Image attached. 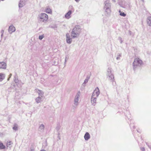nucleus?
<instances>
[{
    "label": "nucleus",
    "instance_id": "nucleus-35",
    "mask_svg": "<svg viewBox=\"0 0 151 151\" xmlns=\"http://www.w3.org/2000/svg\"><path fill=\"white\" fill-rule=\"evenodd\" d=\"M111 1L113 3H115L116 2V0H111Z\"/></svg>",
    "mask_w": 151,
    "mask_h": 151
},
{
    "label": "nucleus",
    "instance_id": "nucleus-2",
    "mask_svg": "<svg viewBox=\"0 0 151 151\" xmlns=\"http://www.w3.org/2000/svg\"><path fill=\"white\" fill-rule=\"evenodd\" d=\"M81 32V27L79 25H76L73 29L71 33V36L73 38L78 37Z\"/></svg>",
    "mask_w": 151,
    "mask_h": 151
},
{
    "label": "nucleus",
    "instance_id": "nucleus-38",
    "mask_svg": "<svg viewBox=\"0 0 151 151\" xmlns=\"http://www.w3.org/2000/svg\"><path fill=\"white\" fill-rule=\"evenodd\" d=\"M149 147L151 149V147H150L149 146Z\"/></svg>",
    "mask_w": 151,
    "mask_h": 151
},
{
    "label": "nucleus",
    "instance_id": "nucleus-7",
    "mask_svg": "<svg viewBox=\"0 0 151 151\" xmlns=\"http://www.w3.org/2000/svg\"><path fill=\"white\" fill-rule=\"evenodd\" d=\"M99 94V90L98 87H96L93 91L91 96L97 99Z\"/></svg>",
    "mask_w": 151,
    "mask_h": 151
},
{
    "label": "nucleus",
    "instance_id": "nucleus-11",
    "mask_svg": "<svg viewBox=\"0 0 151 151\" xmlns=\"http://www.w3.org/2000/svg\"><path fill=\"white\" fill-rule=\"evenodd\" d=\"M6 64L4 62H0V69H6Z\"/></svg>",
    "mask_w": 151,
    "mask_h": 151
},
{
    "label": "nucleus",
    "instance_id": "nucleus-33",
    "mask_svg": "<svg viewBox=\"0 0 151 151\" xmlns=\"http://www.w3.org/2000/svg\"><path fill=\"white\" fill-rule=\"evenodd\" d=\"M12 76V74L11 73L9 75V77L8 78V79H7L8 81H9V80L10 78V77H11Z\"/></svg>",
    "mask_w": 151,
    "mask_h": 151
},
{
    "label": "nucleus",
    "instance_id": "nucleus-12",
    "mask_svg": "<svg viewBox=\"0 0 151 151\" xmlns=\"http://www.w3.org/2000/svg\"><path fill=\"white\" fill-rule=\"evenodd\" d=\"M15 31V28L13 26L11 25L9 27L8 31L10 34H12L13 32H14Z\"/></svg>",
    "mask_w": 151,
    "mask_h": 151
},
{
    "label": "nucleus",
    "instance_id": "nucleus-14",
    "mask_svg": "<svg viewBox=\"0 0 151 151\" xmlns=\"http://www.w3.org/2000/svg\"><path fill=\"white\" fill-rule=\"evenodd\" d=\"M97 101V98L91 96V103L92 105L95 106Z\"/></svg>",
    "mask_w": 151,
    "mask_h": 151
},
{
    "label": "nucleus",
    "instance_id": "nucleus-36",
    "mask_svg": "<svg viewBox=\"0 0 151 151\" xmlns=\"http://www.w3.org/2000/svg\"><path fill=\"white\" fill-rule=\"evenodd\" d=\"M66 58H65V62H64V64H66Z\"/></svg>",
    "mask_w": 151,
    "mask_h": 151
},
{
    "label": "nucleus",
    "instance_id": "nucleus-20",
    "mask_svg": "<svg viewBox=\"0 0 151 151\" xmlns=\"http://www.w3.org/2000/svg\"><path fill=\"white\" fill-rule=\"evenodd\" d=\"M5 74L1 73H0V81H1L5 78Z\"/></svg>",
    "mask_w": 151,
    "mask_h": 151
},
{
    "label": "nucleus",
    "instance_id": "nucleus-16",
    "mask_svg": "<svg viewBox=\"0 0 151 151\" xmlns=\"http://www.w3.org/2000/svg\"><path fill=\"white\" fill-rule=\"evenodd\" d=\"M84 138L86 140H88L90 138V135L89 134L88 132H86L84 136Z\"/></svg>",
    "mask_w": 151,
    "mask_h": 151
},
{
    "label": "nucleus",
    "instance_id": "nucleus-10",
    "mask_svg": "<svg viewBox=\"0 0 151 151\" xmlns=\"http://www.w3.org/2000/svg\"><path fill=\"white\" fill-rule=\"evenodd\" d=\"M119 4L121 7L124 8H126L129 6V4L125 1L122 2L121 4L119 3Z\"/></svg>",
    "mask_w": 151,
    "mask_h": 151
},
{
    "label": "nucleus",
    "instance_id": "nucleus-26",
    "mask_svg": "<svg viewBox=\"0 0 151 151\" xmlns=\"http://www.w3.org/2000/svg\"><path fill=\"white\" fill-rule=\"evenodd\" d=\"M88 78H86L84 80V81L83 84V85L84 86H86V84L88 82Z\"/></svg>",
    "mask_w": 151,
    "mask_h": 151
},
{
    "label": "nucleus",
    "instance_id": "nucleus-21",
    "mask_svg": "<svg viewBox=\"0 0 151 151\" xmlns=\"http://www.w3.org/2000/svg\"><path fill=\"white\" fill-rule=\"evenodd\" d=\"M37 93L38 94L39 96H40L42 97H44L43 96V93L42 91L38 90L37 91Z\"/></svg>",
    "mask_w": 151,
    "mask_h": 151
},
{
    "label": "nucleus",
    "instance_id": "nucleus-6",
    "mask_svg": "<svg viewBox=\"0 0 151 151\" xmlns=\"http://www.w3.org/2000/svg\"><path fill=\"white\" fill-rule=\"evenodd\" d=\"M81 93L80 91L78 92L75 96L74 100V104L76 106H77L78 105V101L80 99Z\"/></svg>",
    "mask_w": 151,
    "mask_h": 151
},
{
    "label": "nucleus",
    "instance_id": "nucleus-19",
    "mask_svg": "<svg viewBox=\"0 0 151 151\" xmlns=\"http://www.w3.org/2000/svg\"><path fill=\"white\" fill-rule=\"evenodd\" d=\"M45 12L48 14H51L52 13V10L49 7H47L46 9Z\"/></svg>",
    "mask_w": 151,
    "mask_h": 151
},
{
    "label": "nucleus",
    "instance_id": "nucleus-30",
    "mask_svg": "<svg viewBox=\"0 0 151 151\" xmlns=\"http://www.w3.org/2000/svg\"><path fill=\"white\" fill-rule=\"evenodd\" d=\"M29 151H35V149L32 147H30L29 149Z\"/></svg>",
    "mask_w": 151,
    "mask_h": 151
},
{
    "label": "nucleus",
    "instance_id": "nucleus-27",
    "mask_svg": "<svg viewBox=\"0 0 151 151\" xmlns=\"http://www.w3.org/2000/svg\"><path fill=\"white\" fill-rule=\"evenodd\" d=\"M118 40L119 41L120 43L122 44V39L121 37L118 38Z\"/></svg>",
    "mask_w": 151,
    "mask_h": 151
},
{
    "label": "nucleus",
    "instance_id": "nucleus-24",
    "mask_svg": "<svg viewBox=\"0 0 151 151\" xmlns=\"http://www.w3.org/2000/svg\"><path fill=\"white\" fill-rule=\"evenodd\" d=\"M5 145H4L1 142H0V149H3L6 148Z\"/></svg>",
    "mask_w": 151,
    "mask_h": 151
},
{
    "label": "nucleus",
    "instance_id": "nucleus-8",
    "mask_svg": "<svg viewBox=\"0 0 151 151\" xmlns=\"http://www.w3.org/2000/svg\"><path fill=\"white\" fill-rule=\"evenodd\" d=\"M66 36L67 43L69 44L71 43L72 41V39L70 37L69 34L68 33H66Z\"/></svg>",
    "mask_w": 151,
    "mask_h": 151
},
{
    "label": "nucleus",
    "instance_id": "nucleus-5",
    "mask_svg": "<svg viewBox=\"0 0 151 151\" xmlns=\"http://www.w3.org/2000/svg\"><path fill=\"white\" fill-rule=\"evenodd\" d=\"M107 78L111 82H113L114 80V76L112 73L111 68L109 67L107 69L106 72Z\"/></svg>",
    "mask_w": 151,
    "mask_h": 151
},
{
    "label": "nucleus",
    "instance_id": "nucleus-3",
    "mask_svg": "<svg viewBox=\"0 0 151 151\" xmlns=\"http://www.w3.org/2000/svg\"><path fill=\"white\" fill-rule=\"evenodd\" d=\"M37 19L39 21L41 22L46 23L48 19V15L45 13H41L38 15Z\"/></svg>",
    "mask_w": 151,
    "mask_h": 151
},
{
    "label": "nucleus",
    "instance_id": "nucleus-28",
    "mask_svg": "<svg viewBox=\"0 0 151 151\" xmlns=\"http://www.w3.org/2000/svg\"><path fill=\"white\" fill-rule=\"evenodd\" d=\"M44 35H42L40 36H39V38L40 40H41L44 38Z\"/></svg>",
    "mask_w": 151,
    "mask_h": 151
},
{
    "label": "nucleus",
    "instance_id": "nucleus-25",
    "mask_svg": "<svg viewBox=\"0 0 151 151\" xmlns=\"http://www.w3.org/2000/svg\"><path fill=\"white\" fill-rule=\"evenodd\" d=\"M122 56V54L121 53H118L117 55L116 59L117 60H119L121 59V57Z\"/></svg>",
    "mask_w": 151,
    "mask_h": 151
},
{
    "label": "nucleus",
    "instance_id": "nucleus-4",
    "mask_svg": "<svg viewBox=\"0 0 151 151\" xmlns=\"http://www.w3.org/2000/svg\"><path fill=\"white\" fill-rule=\"evenodd\" d=\"M142 61L139 58L135 59L133 63V68L134 70L139 67L142 64Z\"/></svg>",
    "mask_w": 151,
    "mask_h": 151
},
{
    "label": "nucleus",
    "instance_id": "nucleus-39",
    "mask_svg": "<svg viewBox=\"0 0 151 151\" xmlns=\"http://www.w3.org/2000/svg\"><path fill=\"white\" fill-rule=\"evenodd\" d=\"M2 35H3V34H2L1 35V36H2Z\"/></svg>",
    "mask_w": 151,
    "mask_h": 151
},
{
    "label": "nucleus",
    "instance_id": "nucleus-13",
    "mask_svg": "<svg viewBox=\"0 0 151 151\" xmlns=\"http://www.w3.org/2000/svg\"><path fill=\"white\" fill-rule=\"evenodd\" d=\"M26 1L25 0H20L19 4V7H22L25 4Z\"/></svg>",
    "mask_w": 151,
    "mask_h": 151
},
{
    "label": "nucleus",
    "instance_id": "nucleus-1",
    "mask_svg": "<svg viewBox=\"0 0 151 151\" xmlns=\"http://www.w3.org/2000/svg\"><path fill=\"white\" fill-rule=\"evenodd\" d=\"M103 9L105 16L107 17H110L111 14V4L109 1L107 0L104 2Z\"/></svg>",
    "mask_w": 151,
    "mask_h": 151
},
{
    "label": "nucleus",
    "instance_id": "nucleus-9",
    "mask_svg": "<svg viewBox=\"0 0 151 151\" xmlns=\"http://www.w3.org/2000/svg\"><path fill=\"white\" fill-rule=\"evenodd\" d=\"M72 14V11L71 10H69L65 15V18L66 19H68L71 17V14Z\"/></svg>",
    "mask_w": 151,
    "mask_h": 151
},
{
    "label": "nucleus",
    "instance_id": "nucleus-37",
    "mask_svg": "<svg viewBox=\"0 0 151 151\" xmlns=\"http://www.w3.org/2000/svg\"><path fill=\"white\" fill-rule=\"evenodd\" d=\"M40 151H46L45 150H41Z\"/></svg>",
    "mask_w": 151,
    "mask_h": 151
},
{
    "label": "nucleus",
    "instance_id": "nucleus-29",
    "mask_svg": "<svg viewBox=\"0 0 151 151\" xmlns=\"http://www.w3.org/2000/svg\"><path fill=\"white\" fill-rule=\"evenodd\" d=\"M13 129L15 130H18V127H17L16 125H15L13 127Z\"/></svg>",
    "mask_w": 151,
    "mask_h": 151
},
{
    "label": "nucleus",
    "instance_id": "nucleus-23",
    "mask_svg": "<svg viewBox=\"0 0 151 151\" xmlns=\"http://www.w3.org/2000/svg\"><path fill=\"white\" fill-rule=\"evenodd\" d=\"M119 15L121 16L125 17L126 16V14L124 12L121 11L120 10L119 11Z\"/></svg>",
    "mask_w": 151,
    "mask_h": 151
},
{
    "label": "nucleus",
    "instance_id": "nucleus-17",
    "mask_svg": "<svg viewBox=\"0 0 151 151\" xmlns=\"http://www.w3.org/2000/svg\"><path fill=\"white\" fill-rule=\"evenodd\" d=\"M12 143L11 141L7 142L6 144V148L7 149L9 148L10 149H11L12 147Z\"/></svg>",
    "mask_w": 151,
    "mask_h": 151
},
{
    "label": "nucleus",
    "instance_id": "nucleus-18",
    "mask_svg": "<svg viewBox=\"0 0 151 151\" xmlns=\"http://www.w3.org/2000/svg\"><path fill=\"white\" fill-rule=\"evenodd\" d=\"M147 22L148 25L150 27H151V16L148 17Z\"/></svg>",
    "mask_w": 151,
    "mask_h": 151
},
{
    "label": "nucleus",
    "instance_id": "nucleus-31",
    "mask_svg": "<svg viewBox=\"0 0 151 151\" xmlns=\"http://www.w3.org/2000/svg\"><path fill=\"white\" fill-rule=\"evenodd\" d=\"M14 81L15 83H17L18 82V80L17 79H16V78H15Z\"/></svg>",
    "mask_w": 151,
    "mask_h": 151
},
{
    "label": "nucleus",
    "instance_id": "nucleus-22",
    "mask_svg": "<svg viewBox=\"0 0 151 151\" xmlns=\"http://www.w3.org/2000/svg\"><path fill=\"white\" fill-rule=\"evenodd\" d=\"M45 128V126L44 125L42 124H41L39 127V129L40 131H43Z\"/></svg>",
    "mask_w": 151,
    "mask_h": 151
},
{
    "label": "nucleus",
    "instance_id": "nucleus-34",
    "mask_svg": "<svg viewBox=\"0 0 151 151\" xmlns=\"http://www.w3.org/2000/svg\"><path fill=\"white\" fill-rule=\"evenodd\" d=\"M75 1L77 2V3H78V2H79V1H80V0H74Z\"/></svg>",
    "mask_w": 151,
    "mask_h": 151
},
{
    "label": "nucleus",
    "instance_id": "nucleus-32",
    "mask_svg": "<svg viewBox=\"0 0 151 151\" xmlns=\"http://www.w3.org/2000/svg\"><path fill=\"white\" fill-rule=\"evenodd\" d=\"M140 149L142 151H145V148L144 147H141Z\"/></svg>",
    "mask_w": 151,
    "mask_h": 151
},
{
    "label": "nucleus",
    "instance_id": "nucleus-15",
    "mask_svg": "<svg viewBox=\"0 0 151 151\" xmlns=\"http://www.w3.org/2000/svg\"><path fill=\"white\" fill-rule=\"evenodd\" d=\"M44 99V97H42L40 96H38L35 99V101L37 103H39L42 101Z\"/></svg>",
    "mask_w": 151,
    "mask_h": 151
}]
</instances>
